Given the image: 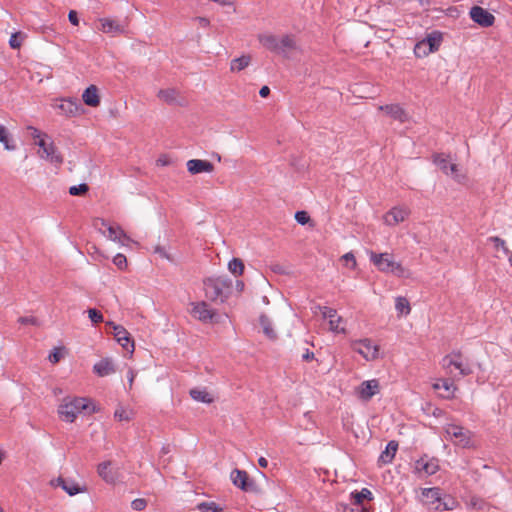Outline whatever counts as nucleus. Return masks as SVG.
Segmentation results:
<instances>
[{
    "instance_id": "nucleus-1",
    "label": "nucleus",
    "mask_w": 512,
    "mask_h": 512,
    "mask_svg": "<svg viewBox=\"0 0 512 512\" xmlns=\"http://www.w3.org/2000/svg\"><path fill=\"white\" fill-rule=\"evenodd\" d=\"M203 284L206 298L223 303L229 297L232 281L228 277L219 276L207 278Z\"/></svg>"
},
{
    "instance_id": "nucleus-2",
    "label": "nucleus",
    "mask_w": 512,
    "mask_h": 512,
    "mask_svg": "<svg viewBox=\"0 0 512 512\" xmlns=\"http://www.w3.org/2000/svg\"><path fill=\"white\" fill-rule=\"evenodd\" d=\"M370 261L377 267V269L384 273H392L398 277H404L406 269L398 262H396L390 253H370Z\"/></svg>"
},
{
    "instance_id": "nucleus-3",
    "label": "nucleus",
    "mask_w": 512,
    "mask_h": 512,
    "mask_svg": "<svg viewBox=\"0 0 512 512\" xmlns=\"http://www.w3.org/2000/svg\"><path fill=\"white\" fill-rule=\"evenodd\" d=\"M88 408V399L76 397L59 406L58 413L66 422H74L77 415Z\"/></svg>"
},
{
    "instance_id": "nucleus-4",
    "label": "nucleus",
    "mask_w": 512,
    "mask_h": 512,
    "mask_svg": "<svg viewBox=\"0 0 512 512\" xmlns=\"http://www.w3.org/2000/svg\"><path fill=\"white\" fill-rule=\"evenodd\" d=\"M444 430L446 438L452 441L456 446L461 448H470L473 446V433L470 430L456 424H447Z\"/></svg>"
},
{
    "instance_id": "nucleus-5",
    "label": "nucleus",
    "mask_w": 512,
    "mask_h": 512,
    "mask_svg": "<svg viewBox=\"0 0 512 512\" xmlns=\"http://www.w3.org/2000/svg\"><path fill=\"white\" fill-rule=\"evenodd\" d=\"M36 145L40 148L39 155L41 158L55 165H61L63 163V157L52 141L48 143L44 138H40V140L36 142Z\"/></svg>"
},
{
    "instance_id": "nucleus-6",
    "label": "nucleus",
    "mask_w": 512,
    "mask_h": 512,
    "mask_svg": "<svg viewBox=\"0 0 512 512\" xmlns=\"http://www.w3.org/2000/svg\"><path fill=\"white\" fill-rule=\"evenodd\" d=\"M230 479L232 483L244 492H255L257 486L245 470L234 469L231 472Z\"/></svg>"
},
{
    "instance_id": "nucleus-7",
    "label": "nucleus",
    "mask_w": 512,
    "mask_h": 512,
    "mask_svg": "<svg viewBox=\"0 0 512 512\" xmlns=\"http://www.w3.org/2000/svg\"><path fill=\"white\" fill-rule=\"evenodd\" d=\"M469 15L475 23L484 28L493 26L495 22V16L492 13L477 5L470 9Z\"/></svg>"
},
{
    "instance_id": "nucleus-8",
    "label": "nucleus",
    "mask_w": 512,
    "mask_h": 512,
    "mask_svg": "<svg viewBox=\"0 0 512 512\" xmlns=\"http://www.w3.org/2000/svg\"><path fill=\"white\" fill-rule=\"evenodd\" d=\"M353 350L362 355L366 360H374L378 356V346L369 339L355 341L352 344Z\"/></svg>"
},
{
    "instance_id": "nucleus-9",
    "label": "nucleus",
    "mask_w": 512,
    "mask_h": 512,
    "mask_svg": "<svg viewBox=\"0 0 512 512\" xmlns=\"http://www.w3.org/2000/svg\"><path fill=\"white\" fill-rule=\"evenodd\" d=\"M112 326L113 333L117 342L129 353L134 351V341L131 339L129 332L121 325H116L113 322L107 323Z\"/></svg>"
},
{
    "instance_id": "nucleus-10",
    "label": "nucleus",
    "mask_w": 512,
    "mask_h": 512,
    "mask_svg": "<svg viewBox=\"0 0 512 512\" xmlns=\"http://www.w3.org/2000/svg\"><path fill=\"white\" fill-rule=\"evenodd\" d=\"M98 223L101 224V226L106 227L108 231V238L114 242H119L121 244H125L126 241H130V237L124 232V230L116 225H108L107 222L104 219H96L94 226L97 227Z\"/></svg>"
},
{
    "instance_id": "nucleus-11",
    "label": "nucleus",
    "mask_w": 512,
    "mask_h": 512,
    "mask_svg": "<svg viewBox=\"0 0 512 512\" xmlns=\"http://www.w3.org/2000/svg\"><path fill=\"white\" fill-rule=\"evenodd\" d=\"M379 391L380 384L377 379L363 381L357 388L358 397L363 401H369Z\"/></svg>"
},
{
    "instance_id": "nucleus-12",
    "label": "nucleus",
    "mask_w": 512,
    "mask_h": 512,
    "mask_svg": "<svg viewBox=\"0 0 512 512\" xmlns=\"http://www.w3.org/2000/svg\"><path fill=\"white\" fill-rule=\"evenodd\" d=\"M192 310L191 314L194 318L202 321V322H210L212 321L213 317L215 316V312L211 309H209V306L206 302H198V303H192Z\"/></svg>"
},
{
    "instance_id": "nucleus-13",
    "label": "nucleus",
    "mask_w": 512,
    "mask_h": 512,
    "mask_svg": "<svg viewBox=\"0 0 512 512\" xmlns=\"http://www.w3.org/2000/svg\"><path fill=\"white\" fill-rule=\"evenodd\" d=\"M415 469L425 475H433L439 470V461L436 458L421 457L415 462Z\"/></svg>"
},
{
    "instance_id": "nucleus-14",
    "label": "nucleus",
    "mask_w": 512,
    "mask_h": 512,
    "mask_svg": "<svg viewBox=\"0 0 512 512\" xmlns=\"http://www.w3.org/2000/svg\"><path fill=\"white\" fill-rule=\"evenodd\" d=\"M409 215V210L405 207H394L388 211L384 216L385 224L395 226L403 222Z\"/></svg>"
},
{
    "instance_id": "nucleus-15",
    "label": "nucleus",
    "mask_w": 512,
    "mask_h": 512,
    "mask_svg": "<svg viewBox=\"0 0 512 512\" xmlns=\"http://www.w3.org/2000/svg\"><path fill=\"white\" fill-rule=\"evenodd\" d=\"M186 165L188 172L192 175L199 173H211L214 170V165L207 160L191 159Z\"/></svg>"
},
{
    "instance_id": "nucleus-16",
    "label": "nucleus",
    "mask_w": 512,
    "mask_h": 512,
    "mask_svg": "<svg viewBox=\"0 0 512 512\" xmlns=\"http://www.w3.org/2000/svg\"><path fill=\"white\" fill-rule=\"evenodd\" d=\"M379 110L401 123L408 121L409 118L407 112L399 104L383 105L379 107Z\"/></svg>"
},
{
    "instance_id": "nucleus-17",
    "label": "nucleus",
    "mask_w": 512,
    "mask_h": 512,
    "mask_svg": "<svg viewBox=\"0 0 512 512\" xmlns=\"http://www.w3.org/2000/svg\"><path fill=\"white\" fill-rule=\"evenodd\" d=\"M460 354H453V356H445L443 358V366L449 368L451 366L459 370L461 376H467L472 373L469 365L463 364L460 360Z\"/></svg>"
},
{
    "instance_id": "nucleus-18",
    "label": "nucleus",
    "mask_w": 512,
    "mask_h": 512,
    "mask_svg": "<svg viewBox=\"0 0 512 512\" xmlns=\"http://www.w3.org/2000/svg\"><path fill=\"white\" fill-rule=\"evenodd\" d=\"M111 461H104L97 467L98 475L107 483L113 484L117 479V472L111 468Z\"/></svg>"
},
{
    "instance_id": "nucleus-19",
    "label": "nucleus",
    "mask_w": 512,
    "mask_h": 512,
    "mask_svg": "<svg viewBox=\"0 0 512 512\" xmlns=\"http://www.w3.org/2000/svg\"><path fill=\"white\" fill-rule=\"evenodd\" d=\"M83 102L90 107H97L100 104L98 88L95 85L87 87L82 94Z\"/></svg>"
},
{
    "instance_id": "nucleus-20",
    "label": "nucleus",
    "mask_w": 512,
    "mask_h": 512,
    "mask_svg": "<svg viewBox=\"0 0 512 512\" xmlns=\"http://www.w3.org/2000/svg\"><path fill=\"white\" fill-rule=\"evenodd\" d=\"M93 371L98 376L105 377V376H108V375L114 373L115 367H114L112 360H110L108 358H104V359L100 360L99 362H97L96 364H94Z\"/></svg>"
},
{
    "instance_id": "nucleus-21",
    "label": "nucleus",
    "mask_w": 512,
    "mask_h": 512,
    "mask_svg": "<svg viewBox=\"0 0 512 512\" xmlns=\"http://www.w3.org/2000/svg\"><path fill=\"white\" fill-rule=\"evenodd\" d=\"M398 450V442L397 441H390L386 445L385 450L380 454L378 458V463L380 464H389L393 461L396 452Z\"/></svg>"
},
{
    "instance_id": "nucleus-22",
    "label": "nucleus",
    "mask_w": 512,
    "mask_h": 512,
    "mask_svg": "<svg viewBox=\"0 0 512 512\" xmlns=\"http://www.w3.org/2000/svg\"><path fill=\"white\" fill-rule=\"evenodd\" d=\"M259 42L269 51L277 53L280 50L279 39L273 34H259Z\"/></svg>"
},
{
    "instance_id": "nucleus-23",
    "label": "nucleus",
    "mask_w": 512,
    "mask_h": 512,
    "mask_svg": "<svg viewBox=\"0 0 512 512\" xmlns=\"http://www.w3.org/2000/svg\"><path fill=\"white\" fill-rule=\"evenodd\" d=\"M433 388L435 390H441L443 389L444 392L441 393L440 395L443 397V398H446V399H451L454 397V393L456 391V386L454 385V383L452 381H450L449 379H442L440 380L439 382H436L433 384Z\"/></svg>"
},
{
    "instance_id": "nucleus-24",
    "label": "nucleus",
    "mask_w": 512,
    "mask_h": 512,
    "mask_svg": "<svg viewBox=\"0 0 512 512\" xmlns=\"http://www.w3.org/2000/svg\"><path fill=\"white\" fill-rule=\"evenodd\" d=\"M57 484L70 496H74L85 491V488L80 487L76 482L64 479L62 477L57 479Z\"/></svg>"
},
{
    "instance_id": "nucleus-25",
    "label": "nucleus",
    "mask_w": 512,
    "mask_h": 512,
    "mask_svg": "<svg viewBox=\"0 0 512 512\" xmlns=\"http://www.w3.org/2000/svg\"><path fill=\"white\" fill-rule=\"evenodd\" d=\"M101 23V31L104 33H110V34H121L124 32V27L121 26L118 21L104 18L100 20Z\"/></svg>"
},
{
    "instance_id": "nucleus-26",
    "label": "nucleus",
    "mask_w": 512,
    "mask_h": 512,
    "mask_svg": "<svg viewBox=\"0 0 512 512\" xmlns=\"http://www.w3.org/2000/svg\"><path fill=\"white\" fill-rule=\"evenodd\" d=\"M318 308H319L323 318L329 319V325H330V329L332 331H334V332H344L345 331V329L343 327L334 325V318L337 316V311L335 309L327 307V306H324V307L319 306Z\"/></svg>"
},
{
    "instance_id": "nucleus-27",
    "label": "nucleus",
    "mask_w": 512,
    "mask_h": 512,
    "mask_svg": "<svg viewBox=\"0 0 512 512\" xmlns=\"http://www.w3.org/2000/svg\"><path fill=\"white\" fill-rule=\"evenodd\" d=\"M365 500H372V493L367 488H362L361 491H354L350 494L351 505L365 506Z\"/></svg>"
},
{
    "instance_id": "nucleus-28",
    "label": "nucleus",
    "mask_w": 512,
    "mask_h": 512,
    "mask_svg": "<svg viewBox=\"0 0 512 512\" xmlns=\"http://www.w3.org/2000/svg\"><path fill=\"white\" fill-rule=\"evenodd\" d=\"M280 50L278 54L286 55L288 51L296 49V42L292 35H284L279 39Z\"/></svg>"
},
{
    "instance_id": "nucleus-29",
    "label": "nucleus",
    "mask_w": 512,
    "mask_h": 512,
    "mask_svg": "<svg viewBox=\"0 0 512 512\" xmlns=\"http://www.w3.org/2000/svg\"><path fill=\"white\" fill-rule=\"evenodd\" d=\"M177 95L178 91L174 88L161 89L157 93L158 98L169 105L175 104L177 102Z\"/></svg>"
},
{
    "instance_id": "nucleus-30",
    "label": "nucleus",
    "mask_w": 512,
    "mask_h": 512,
    "mask_svg": "<svg viewBox=\"0 0 512 512\" xmlns=\"http://www.w3.org/2000/svg\"><path fill=\"white\" fill-rule=\"evenodd\" d=\"M191 398L195 401L210 404L213 402L211 395L205 390L193 388L189 392Z\"/></svg>"
},
{
    "instance_id": "nucleus-31",
    "label": "nucleus",
    "mask_w": 512,
    "mask_h": 512,
    "mask_svg": "<svg viewBox=\"0 0 512 512\" xmlns=\"http://www.w3.org/2000/svg\"><path fill=\"white\" fill-rule=\"evenodd\" d=\"M259 322H260V325H261V327L263 329L264 334L269 339H276L277 335H276L275 331L272 328V322L269 319V317L264 315V314H262L260 316V318H259Z\"/></svg>"
},
{
    "instance_id": "nucleus-32",
    "label": "nucleus",
    "mask_w": 512,
    "mask_h": 512,
    "mask_svg": "<svg viewBox=\"0 0 512 512\" xmlns=\"http://www.w3.org/2000/svg\"><path fill=\"white\" fill-rule=\"evenodd\" d=\"M59 109L67 116L76 115L79 111L78 104L73 100H63Z\"/></svg>"
},
{
    "instance_id": "nucleus-33",
    "label": "nucleus",
    "mask_w": 512,
    "mask_h": 512,
    "mask_svg": "<svg viewBox=\"0 0 512 512\" xmlns=\"http://www.w3.org/2000/svg\"><path fill=\"white\" fill-rule=\"evenodd\" d=\"M251 61V57L249 55H243L239 58H235L231 61L230 69L231 71H241L245 69Z\"/></svg>"
},
{
    "instance_id": "nucleus-34",
    "label": "nucleus",
    "mask_w": 512,
    "mask_h": 512,
    "mask_svg": "<svg viewBox=\"0 0 512 512\" xmlns=\"http://www.w3.org/2000/svg\"><path fill=\"white\" fill-rule=\"evenodd\" d=\"M395 309L402 315H408L411 311L408 299L402 296L397 297L395 300Z\"/></svg>"
},
{
    "instance_id": "nucleus-35",
    "label": "nucleus",
    "mask_w": 512,
    "mask_h": 512,
    "mask_svg": "<svg viewBox=\"0 0 512 512\" xmlns=\"http://www.w3.org/2000/svg\"><path fill=\"white\" fill-rule=\"evenodd\" d=\"M244 263L241 259L239 258H233L229 263H228V269L229 271L235 275V276H240L243 274L244 272Z\"/></svg>"
},
{
    "instance_id": "nucleus-36",
    "label": "nucleus",
    "mask_w": 512,
    "mask_h": 512,
    "mask_svg": "<svg viewBox=\"0 0 512 512\" xmlns=\"http://www.w3.org/2000/svg\"><path fill=\"white\" fill-rule=\"evenodd\" d=\"M200 512H222L223 508L215 502H201L197 505Z\"/></svg>"
},
{
    "instance_id": "nucleus-37",
    "label": "nucleus",
    "mask_w": 512,
    "mask_h": 512,
    "mask_svg": "<svg viewBox=\"0 0 512 512\" xmlns=\"http://www.w3.org/2000/svg\"><path fill=\"white\" fill-rule=\"evenodd\" d=\"M442 41L441 33L439 32H433L432 34L428 35L427 42L430 47V52H434L438 49L440 46V43Z\"/></svg>"
},
{
    "instance_id": "nucleus-38",
    "label": "nucleus",
    "mask_w": 512,
    "mask_h": 512,
    "mask_svg": "<svg viewBox=\"0 0 512 512\" xmlns=\"http://www.w3.org/2000/svg\"><path fill=\"white\" fill-rule=\"evenodd\" d=\"M0 143H2L4 145V148L6 150L13 151L16 149L15 144H10L7 129L1 124H0Z\"/></svg>"
},
{
    "instance_id": "nucleus-39",
    "label": "nucleus",
    "mask_w": 512,
    "mask_h": 512,
    "mask_svg": "<svg viewBox=\"0 0 512 512\" xmlns=\"http://www.w3.org/2000/svg\"><path fill=\"white\" fill-rule=\"evenodd\" d=\"M434 163L446 174L448 175V166L449 162L447 158L444 157L443 154L434 155Z\"/></svg>"
},
{
    "instance_id": "nucleus-40",
    "label": "nucleus",
    "mask_w": 512,
    "mask_h": 512,
    "mask_svg": "<svg viewBox=\"0 0 512 512\" xmlns=\"http://www.w3.org/2000/svg\"><path fill=\"white\" fill-rule=\"evenodd\" d=\"M89 190V187L85 183H81L79 185L71 186L69 188V193L72 196H82L86 194Z\"/></svg>"
},
{
    "instance_id": "nucleus-41",
    "label": "nucleus",
    "mask_w": 512,
    "mask_h": 512,
    "mask_svg": "<svg viewBox=\"0 0 512 512\" xmlns=\"http://www.w3.org/2000/svg\"><path fill=\"white\" fill-rule=\"evenodd\" d=\"M422 494H423V496H425L427 498H430V499H433L436 501H440V489L437 487L425 488L423 490Z\"/></svg>"
},
{
    "instance_id": "nucleus-42",
    "label": "nucleus",
    "mask_w": 512,
    "mask_h": 512,
    "mask_svg": "<svg viewBox=\"0 0 512 512\" xmlns=\"http://www.w3.org/2000/svg\"><path fill=\"white\" fill-rule=\"evenodd\" d=\"M87 312H88V317L90 318L91 322H93L94 324L103 322V315L99 310H97L95 308H90V309H88Z\"/></svg>"
},
{
    "instance_id": "nucleus-43",
    "label": "nucleus",
    "mask_w": 512,
    "mask_h": 512,
    "mask_svg": "<svg viewBox=\"0 0 512 512\" xmlns=\"http://www.w3.org/2000/svg\"><path fill=\"white\" fill-rule=\"evenodd\" d=\"M22 39H23V36H22L21 32L13 33L9 40L10 47L13 49L20 48V46L22 44Z\"/></svg>"
},
{
    "instance_id": "nucleus-44",
    "label": "nucleus",
    "mask_w": 512,
    "mask_h": 512,
    "mask_svg": "<svg viewBox=\"0 0 512 512\" xmlns=\"http://www.w3.org/2000/svg\"><path fill=\"white\" fill-rule=\"evenodd\" d=\"M342 512H368L365 506L342 504Z\"/></svg>"
},
{
    "instance_id": "nucleus-45",
    "label": "nucleus",
    "mask_w": 512,
    "mask_h": 512,
    "mask_svg": "<svg viewBox=\"0 0 512 512\" xmlns=\"http://www.w3.org/2000/svg\"><path fill=\"white\" fill-rule=\"evenodd\" d=\"M63 357V348H54V350L49 354L48 359L51 363H58Z\"/></svg>"
},
{
    "instance_id": "nucleus-46",
    "label": "nucleus",
    "mask_w": 512,
    "mask_h": 512,
    "mask_svg": "<svg viewBox=\"0 0 512 512\" xmlns=\"http://www.w3.org/2000/svg\"><path fill=\"white\" fill-rule=\"evenodd\" d=\"M113 263L120 269L123 270L127 266V259L125 255L118 253L113 258Z\"/></svg>"
},
{
    "instance_id": "nucleus-47",
    "label": "nucleus",
    "mask_w": 512,
    "mask_h": 512,
    "mask_svg": "<svg viewBox=\"0 0 512 512\" xmlns=\"http://www.w3.org/2000/svg\"><path fill=\"white\" fill-rule=\"evenodd\" d=\"M147 501L144 498H137L131 502V507L135 511H142L146 508Z\"/></svg>"
},
{
    "instance_id": "nucleus-48",
    "label": "nucleus",
    "mask_w": 512,
    "mask_h": 512,
    "mask_svg": "<svg viewBox=\"0 0 512 512\" xmlns=\"http://www.w3.org/2000/svg\"><path fill=\"white\" fill-rule=\"evenodd\" d=\"M295 219L299 224L305 225L310 221V216L306 211H297L295 213Z\"/></svg>"
},
{
    "instance_id": "nucleus-49",
    "label": "nucleus",
    "mask_w": 512,
    "mask_h": 512,
    "mask_svg": "<svg viewBox=\"0 0 512 512\" xmlns=\"http://www.w3.org/2000/svg\"><path fill=\"white\" fill-rule=\"evenodd\" d=\"M27 130L30 131V135L34 139L40 140V138H43V137L47 138L48 137L47 134L42 133L40 130H38L37 128H35L33 126H28Z\"/></svg>"
},
{
    "instance_id": "nucleus-50",
    "label": "nucleus",
    "mask_w": 512,
    "mask_h": 512,
    "mask_svg": "<svg viewBox=\"0 0 512 512\" xmlns=\"http://www.w3.org/2000/svg\"><path fill=\"white\" fill-rule=\"evenodd\" d=\"M114 417L116 419H118L119 421H129L130 420V416L123 408L116 409V411L114 413Z\"/></svg>"
},
{
    "instance_id": "nucleus-51",
    "label": "nucleus",
    "mask_w": 512,
    "mask_h": 512,
    "mask_svg": "<svg viewBox=\"0 0 512 512\" xmlns=\"http://www.w3.org/2000/svg\"><path fill=\"white\" fill-rule=\"evenodd\" d=\"M18 322L23 325H27V324L37 325L38 320H37V318L30 316V317H20L18 319Z\"/></svg>"
},
{
    "instance_id": "nucleus-52",
    "label": "nucleus",
    "mask_w": 512,
    "mask_h": 512,
    "mask_svg": "<svg viewBox=\"0 0 512 512\" xmlns=\"http://www.w3.org/2000/svg\"><path fill=\"white\" fill-rule=\"evenodd\" d=\"M489 240L494 243V246L495 248H501V247H504V245L506 244L505 240H503L502 238L498 237V236H492L489 238Z\"/></svg>"
},
{
    "instance_id": "nucleus-53",
    "label": "nucleus",
    "mask_w": 512,
    "mask_h": 512,
    "mask_svg": "<svg viewBox=\"0 0 512 512\" xmlns=\"http://www.w3.org/2000/svg\"><path fill=\"white\" fill-rule=\"evenodd\" d=\"M343 260L346 261L347 264H351V267L354 268L356 266V259L353 253L348 252L343 257Z\"/></svg>"
},
{
    "instance_id": "nucleus-54",
    "label": "nucleus",
    "mask_w": 512,
    "mask_h": 512,
    "mask_svg": "<svg viewBox=\"0 0 512 512\" xmlns=\"http://www.w3.org/2000/svg\"><path fill=\"white\" fill-rule=\"evenodd\" d=\"M68 19L72 25L77 26L79 24L78 14L75 10L69 11Z\"/></svg>"
},
{
    "instance_id": "nucleus-55",
    "label": "nucleus",
    "mask_w": 512,
    "mask_h": 512,
    "mask_svg": "<svg viewBox=\"0 0 512 512\" xmlns=\"http://www.w3.org/2000/svg\"><path fill=\"white\" fill-rule=\"evenodd\" d=\"M154 253L159 254L160 257L162 258L170 260L169 255L166 253L165 249L160 245L155 246Z\"/></svg>"
},
{
    "instance_id": "nucleus-56",
    "label": "nucleus",
    "mask_w": 512,
    "mask_h": 512,
    "mask_svg": "<svg viewBox=\"0 0 512 512\" xmlns=\"http://www.w3.org/2000/svg\"><path fill=\"white\" fill-rule=\"evenodd\" d=\"M302 359L304 361H311L312 359H314V353L309 349H306L305 353L302 355Z\"/></svg>"
},
{
    "instance_id": "nucleus-57",
    "label": "nucleus",
    "mask_w": 512,
    "mask_h": 512,
    "mask_svg": "<svg viewBox=\"0 0 512 512\" xmlns=\"http://www.w3.org/2000/svg\"><path fill=\"white\" fill-rule=\"evenodd\" d=\"M269 94L270 88L268 86H263L259 91V95L263 98L267 97Z\"/></svg>"
},
{
    "instance_id": "nucleus-58",
    "label": "nucleus",
    "mask_w": 512,
    "mask_h": 512,
    "mask_svg": "<svg viewBox=\"0 0 512 512\" xmlns=\"http://www.w3.org/2000/svg\"><path fill=\"white\" fill-rule=\"evenodd\" d=\"M501 249L504 252V254L508 256V262L510 263V259L512 258V251L506 246V244L504 245V247H501Z\"/></svg>"
},
{
    "instance_id": "nucleus-59",
    "label": "nucleus",
    "mask_w": 512,
    "mask_h": 512,
    "mask_svg": "<svg viewBox=\"0 0 512 512\" xmlns=\"http://www.w3.org/2000/svg\"><path fill=\"white\" fill-rule=\"evenodd\" d=\"M258 464H259V466H260V467H262V468H266V467L268 466V461H267V459H266V458H264V457H260V458L258 459Z\"/></svg>"
},
{
    "instance_id": "nucleus-60",
    "label": "nucleus",
    "mask_w": 512,
    "mask_h": 512,
    "mask_svg": "<svg viewBox=\"0 0 512 512\" xmlns=\"http://www.w3.org/2000/svg\"><path fill=\"white\" fill-rule=\"evenodd\" d=\"M272 270L275 272V273H279V274H284L285 271L283 270V268L280 266V265H275L272 267Z\"/></svg>"
},
{
    "instance_id": "nucleus-61",
    "label": "nucleus",
    "mask_w": 512,
    "mask_h": 512,
    "mask_svg": "<svg viewBox=\"0 0 512 512\" xmlns=\"http://www.w3.org/2000/svg\"><path fill=\"white\" fill-rule=\"evenodd\" d=\"M457 171V165L456 164H449L448 166V175L453 174Z\"/></svg>"
},
{
    "instance_id": "nucleus-62",
    "label": "nucleus",
    "mask_w": 512,
    "mask_h": 512,
    "mask_svg": "<svg viewBox=\"0 0 512 512\" xmlns=\"http://www.w3.org/2000/svg\"><path fill=\"white\" fill-rule=\"evenodd\" d=\"M198 20H199L200 25L203 27H207L209 25V20L206 18L200 17V18H198Z\"/></svg>"
},
{
    "instance_id": "nucleus-63",
    "label": "nucleus",
    "mask_w": 512,
    "mask_h": 512,
    "mask_svg": "<svg viewBox=\"0 0 512 512\" xmlns=\"http://www.w3.org/2000/svg\"><path fill=\"white\" fill-rule=\"evenodd\" d=\"M453 504H454L453 500H451V505H450V503L444 502L443 503V505H444L443 510H451V509H453V506H452Z\"/></svg>"
},
{
    "instance_id": "nucleus-64",
    "label": "nucleus",
    "mask_w": 512,
    "mask_h": 512,
    "mask_svg": "<svg viewBox=\"0 0 512 512\" xmlns=\"http://www.w3.org/2000/svg\"><path fill=\"white\" fill-rule=\"evenodd\" d=\"M134 377H135L134 372L132 370H130L128 372V378H129L130 385H132Z\"/></svg>"
}]
</instances>
